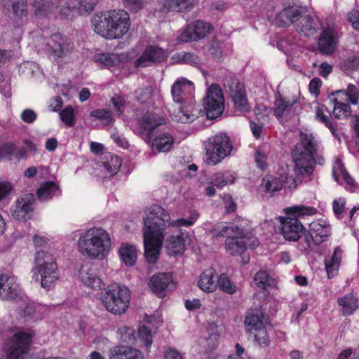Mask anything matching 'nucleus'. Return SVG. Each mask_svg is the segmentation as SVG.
<instances>
[{"instance_id":"nucleus-2","label":"nucleus","mask_w":359,"mask_h":359,"mask_svg":"<svg viewBox=\"0 0 359 359\" xmlns=\"http://www.w3.org/2000/svg\"><path fill=\"white\" fill-rule=\"evenodd\" d=\"M94 31L108 39L121 38L130 28L128 13L123 10H114L95 14L92 19Z\"/></svg>"},{"instance_id":"nucleus-34","label":"nucleus","mask_w":359,"mask_h":359,"mask_svg":"<svg viewBox=\"0 0 359 359\" xmlns=\"http://www.w3.org/2000/svg\"><path fill=\"white\" fill-rule=\"evenodd\" d=\"M218 279L219 277L216 273L212 271H205L201 275L198 285L203 291L212 292L217 287Z\"/></svg>"},{"instance_id":"nucleus-26","label":"nucleus","mask_w":359,"mask_h":359,"mask_svg":"<svg viewBox=\"0 0 359 359\" xmlns=\"http://www.w3.org/2000/svg\"><path fill=\"white\" fill-rule=\"evenodd\" d=\"M266 313L262 309L255 308L250 309L245 318V325L248 332H252L264 327V320Z\"/></svg>"},{"instance_id":"nucleus-18","label":"nucleus","mask_w":359,"mask_h":359,"mask_svg":"<svg viewBox=\"0 0 359 359\" xmlns=\"http://www.w3.org/2000/svg\"><path fill=\"white\" fill-rule=\"evenodd\" d=\"M97 266L93 264L83 265L79 272L80 280L87 287L93 290L104 288V283L97 273Z\"/></svg>"},{"instance_id":"nucleus-5","label":"nucleus","mask_w":359,"mask_h":359,"mask_svg":"<svg viewBox=\"0 0 359 359\" xmlns=\"http://www.w3.org/2000/svg\"><path fill=\"white\" fill-rule=\"evenodd\" d=\"M109 234L102 228H92L83 233L78 242L79 251L84 256L103 259L111 246Z\"/></svg>"},{"instance_id":"nucleus-25","label":"nucleus","mask_w":359,"mask_h":359,"mask_svg":"<svg viewBox=\"0 0 359 359\" xmlns=\"http://www.w3.org/2000/svg\"><path fill=\"white\" fill-rule=\"evenodd\" d=\"M4 7L12 13L15 26H20L27 15V4L26 0H6Z\"/></svg>"},{"instance_id":"nucleus-15","label":"nucleus","mask_w":359,"mask_h":359,"mask_svg":"<svg viewBox=\"0 0 359 359\" xmlns=\"http://www.w3.org/2000/svg\"><path fill=\"white\" fill-rule=\"evenodd\" d=\"M339 34L334 25H327L320 33L318 40L319 51L323 55H331L337 49Z\"/></svg>"},{"instance_id":"nucleus-46","label":"nucleus","mask_w":359,"mask_h":359,"mask_svg":"<svg viewBox=\"0 0 359 359\" xmlns=\"http://www.w3.org/2000/svg\"><path fill=\"white\" fill-rule=\"evenodd\" d=\"M334 107L333 114L336 118H346L351 116V109L349 104L338 102L337 99H334Z\"/></svg>"},{"instance_id":"nucleus-54","label":"nucleus","mask_w":359,"mask_h":359,"mask_svg":"<svg viewBox=\"0 0 359 359\" xmlns=\"http://www.w3.org/2000/svg\"><path fill=\"white\" fill-rule=\"evenodd\" d=\"M255 339L262 347H266L269 344V338L265 326L255 331Z\"/></svg>"},{"instance_id":"nucleus-42","label":"nucleus","mask_w":359,"mask_h":359,"mask_svg":"<svg viewBox=\"0 0 359 359\" xmlns=\"http://www.w3.org/2000/svg\"><path fill=\"white\" fill-rule=\"evenodd\" d=\"M31 1L36 15H46L54 8V4L51 0H31Z\"/></svg>"},{"instance_id":"nucleus-19","label":"nucleus","mask_w":359,"mask_h":359,"mask_svg":"<svg viewBox=\"0 0 359 359\" xmlns=\"http://www.w3.org/2000/svg\"><path fill=\"white\" fill-rule=\"evenodd\" d=\"M20 294L17 278L9 274L0 275V299L4 300L17 299Z\"/></svg>"},{"instance_id":"nucleus-30","label":"nucleus","mask_w":359,"mask_h":359,"mask_svg":"<svg viewBox=\"0 0 359 359\" xmlns=\"http://www.w3.org/2000/svg\"><path fill=\"white\" fill-rule=\"evenodd\" d=\"M297 102V100H293L292 101L285 100L283 96L279 94L274 102V115L278 118L290 116L292 107Z\"/></svg>"},{"instance_id":"nucleus-16","label":"nucleus","mask_w":359,"mask_h":359,"mask_svg":"<svg viewBox=\"0 0 359 359\" xmlns=\"http://www.w3.org/2000/svg\"><path fill=\"white\" fill-rule=\"evenodd\" d=\"M35 201V196L33 194L20 196L11 208L13 217L19 221L29 219L34 209Z\"/></svg>"},{"instance_id":"nucleus-10","label":"nucleus","mask_w":359,"mask_h":359,"mask_svg":"<svg viewBox=\"0 0 359 359\" xmlns=\"http://www.w3.org/2000/svg\"><path fill=\"white\" fill-rule=\"evenodd\" d=\"M130 292L125 286L109 288L101 295V302L110 313L119 315L124 313L129 305Z\"/></svg>"},{"instance_id":"nucleus-39","label":"nucleus","mask_w":359,"mask_h":359,"mask_svg":"<svg viewBox=\"0 0 359 359\" xmlns=\"http://www.w3.org/2000/svg\"><path fill=\"white\" fill-rule=\"evenodd\" d=\"M119 255L124 262L128 266H133L136 262L137 250L129 244H123L119 249Z\"/></svg>"},{"instance_id":"nucleus-13","label":"nucleus","mask_w":359,"mask_h":359,"mask_svg":"<svg viewBox=\"0 0 359 359\" xmlns=\"http://www.w3.org/2000/svg\"><path fill=\"white\" fill-rule=\"evenodd\" d=\"M224 88L231 98L235 107L241 111H248L249 106L245 89L241 83L233 77L224 79Z\"/></svg>"},{"instance_id":"nucleus-17","label":"nucleus","mask_w":359,"mask_h":359,"mask_svg":"<svg viewBox=\"0 0 359 359\" xmlns=\"http://www.w3.org/2000/svg\"><path fill=\"white\" fill-rule=\"evenodd\" d=\"M212 28L210 23L197 20L187 27L180 36L179 39L182 42L199 40L206 36L212 31Z\"/></svg>"},{"instance_id":"nucleus-40","label":"nucleus","mask_w":359,"mask_h":359,"mask_svg":"<svg viewBox=\"0 0 359 359\" xmlns=\"http://www.w3.org/2000/svg\"><path fill=\"white\" fill-rule=\"evenodd\" d=\"M283 187L281 181L273 176H265L262 181L260 189L266 194H273L280 190Z\"/></svg>"},{"instance_id":"nucleus-57","label":"nucleus","mask_w":359,"mask_h":359,"mask_svg":"<svg viewBox=\"0 0 359 359\" xmlns=\"http://www.w3.org/2000/svg\"><path fill=\"white\" fill-rule=\"evenodd\" d=\"M184 64L198 67L201 65V59L193 53L184 52Z\"/></svg>"},{"instance_id":"nucleus-59","label":"nucleus","mask_w":359,"mask_h":359,"mask_svg":"<svg viewBox=\"0 0 359 359\" xmlns=\"http://www.w3.org/2000/svg\"><path fill=\"white\" fill-rule=\"evenodd\" d=\"M20 118L25 123H32L36 121L37 114L34 110L26 109L22 111Z\"/></svg>"},{"instance_id":"nucleus-47","label":"nucleus","mask_w":359,"mask_h":359,"mask_svg":"<svg viewBox=\"0 0 359 359\" xmlns=\"http://www.w3.org/2000/svg\"><path fill=\"white\" fill-rule=\"evenodd\" d=\"M337 165L340 174L342 175L344 180L346 184V189L351 191H354L357 187V184L346 170L342 161L339 158L337 159Z\"/></svg>"},{"instance_id":"nucleus-27","label":"nucleus","mask_w":359,"mask_h":359,"mask_svg":"<svg viewBox=\"0 0 359 359\" xmlns=\"http://www.w3.org/2000/svg\"><path fill=\"white\" fill-rule=\"evenodd\" d=\"M302 15L300 9L297 6H288L277 15L276 23L279 27H287L292 24L296 25Z\"/></svg>"},{"instance_id":"nucleus-53","label":"nucleus","mask_w":359,"mask_h":359,"mask_svg":"<svg viewBox=\"0 0 359 359\" xmlns=\"http://www.w3.org/2000/svg\"><path fill=\"white\" fill-rule=\"evenodd\" d=\"M138 337L146 347H149L153 342L151 330L146 326H140L138 330Z\"/></svg>"},{"instance_id":"nucleus-51","label":"nucleus","mask_w":359,"mask_h":359,"mask_svg":"<svg viewBox=\"0 0 359 359\" xmlns=\"http://www.w3.org/2000/svg\"><path fill=\"white\" fill-rule=\"evenodd\" d=\"M226 223H219L215 224L210 231V233L213 238L224 237L225 235L229 236V233H231V228Z\"/></svg>"},{"instance_id":"nucleus-55","label":"nucleus","mask_w":359,"mask_h":359,"mask_svg":"<svg viewBox=\"0 0 359 359\" xmlns=\"http://www.w3.org/2000/svg\"><path fill=\"white\" fill-rule=\"evenodd\" d=\"M90 116L95 117L97 119L104 121L108 125L111 124L113 121L111 112L107 109H95L90 112Z\"/></svg>"},{"instance_id":"nucleus-49","label":"nucleus","mask_w":359,"mask_h":359,"mask_svg":"<svg viewBox=\"0 0 359 359\" xmlns=\"http://www.w3.org/2000/svg\"><path fill=\"white\" fill-rule=\"evenodd\" d=\"M337 94L342 93L344 95L347 100L354 105H356L358 102L359 91L358 88L353 84H349L346 90H341L336 91Z\"/></svg>"},{"instance_id":"nucleus-23","label":"nucleus","mask_w":359,"mask_h":359,"mask_svg":"<svg viewBox=\"0 0 359 359\" xmlns=\"http://www.w3.org/2000/svg\"><path fill=\"white\" fill-rule=\"evenodd\" d=\"M149 285L154 293L160 297L165 296L167 292L175 287L172 276L164 273L154 274L150 279Z\"/></svg>"},{"instance_id":"nucleus-28","label":"nucleus","mask_w":359,"mask_h":359,"mask_svg":"<svg viewBox=\"0 0 359 359\" xmlns=\"http://www.w3.org/2000/svg\"><path fill=\"white\" fill-rule=\"evenodd\" d=\"M41 276V286L47 291L55 287L60 278L58 266L35 270Z\"/></svg>"},{"instance_id":"nucleus-36","label":"nucleus","mask_w":359,"mask_h":359,"mask_svg":"<svg viewBox=\"0 0 359 359\" xmlns=\"http://www.w3.org/2000/svg\"><path fill=\"white\" fill-rule=\"evenodd\" d=\"M297 31L304 36H309L316 32V23L308 15H302L295 25Z\"/></svg>"},{"instance_id":"nucleus-50","label":"nucleus","mask_w":359,"mask_h":359,"mask_svg":"<svg viewBox=\"0 0 359 359\" xmlns=\"http://www.w3.org/2000/svg\"><path fill=\"white\" fill-rule=\"evenodd\" d=\"M62 121L68 127H73L75 125L74 111L72 106L66 107L60 112Z\"/></svg>"},{"instance_id":"nucleus-56","label":"nucleus","mask_w":359,"mask_h":359,"mask_svg":"<svg viewBox=\"0 0 359 359\" xmlns=\"http://www.w3.org/2000/svg\"><path fill=\"white\" fill-rule=\"evenodd\" d=\"M125 7L133 13H137L143 8V0H122Z\"/></svg>"},{"instance_id":"nucleus-48","label":"nucleus","mask_w":359,"mask_h":359,"mask_svg":"<svg viewBox=\"0 0 359 359\" xmlns=\"http://www.w3.org/2000/svg\"><path fill=\"white\" fill-rule=\"evenodd\" d=\"M217 286H219V289L225 292L228 294H233L236 292L237 291V287L235 284L232 283L228 276L222 273L219 279H218V284Z\"/></svg>"},{"instance_id":"nucleus-1","label":"nucleus","mask_w":359,"mask_h":359,"mask_svg":"<svg viewBox=\"0 0 359 359\" xmlns=\"http://www.w3.org/2000/svg\"><path fill=\"white\" fill-rule=\"evenodd\" d=\"M198 217L199 214L196 211H192L187 219H178L171 223L170 215L162 207L158 205H151L146 217L144 218L142 228L144 254L147 260L151 264L157 262L167 227L170 226H189L195 223Z\"/></svg>"},{"instance_id":"nucleus-20","label":"nucleus","mask_w":359,"mask_h":359,"mask_svg":"<svg viewBox=\"0 0 359 359\" xmlns=\"http://www.w3.org/2000/svg\"><path fill=\"white\" fill-rule=\"evenodd\" d=\"M48 45L52 53L58 57H65L74 50L73 43L60 33L52 34Z\"/></svg>"},{"instance_id":"nucleus-58","label":"nucleus","mask_w":359,"mask_h":359,"mask_svg":"<svg viewBox=\"0 0 359 359\" xmlns=\"http://www.w3.org/2000/svg\"><path fill=\"white\" fill-rule=\"evenodd\" d=\"M13 144H4L0 147V159L10 158L15 152Z\"/></svg>"},{"instance_id":"nucleus-7","label":"nucleus","mask_w":359,"mask_h":359,"mask_svg":"<svg viewBox=\"0 0 359 359\" xmlns=\"http://www.w3.org/2000/svg\"><path fill=\"white\" fill-rule=\"evenodd\" d=\"M231 231L225 242L226 251L233 256H241L243 263L248 264L250 257L245 255V252L248 247L254 249L258 246L257 238L252 236L249 229L237 225H233Z\"/></svg>"},{"instance_id":"nucleus-32","label":"nucleus","mask_w":359,"mask_h":359,"mask_svg":"<svg viewBox=\"0 0 359 359\" xmlns=\"http://www.w3.org/2000/svg\"><path fill=\"white\" fill-rule=\"evenodd\" d=\"M337 304L341 307L343 316H347L353 313L358 309V300L353 294L348 293L338 298Z\"/></svg>"},{"instance_id":"nucleus-14","label":"nucleus","mask_w":359,"mask_h":359,"mask_svg":"<svg viewBox=\"0 0 359 359\" xmlns=\"http://www.w3.org/2000/svg\"><path fill=\"white\" fill-rule=\"evenodd\" d=\"M99 0H58L57 9L60 15L68 18L70 13L74 10L79 14L85 15L92 12Z\"/></svg>"},{"instance_id":"nucleus-63","label":"nucleus","mask_w":359,"mask_h":359,"mask_svg":"<svg viewBox=\"0 0 359 359\" xmlns=\"http://www.w3.org/2000/svg\"><path fill=\"white\" fill-rule=\"evenodd\" d=\"M210 53L215 57L216 60H219L222 54L221 45L219 42H213L209 48Z\"/></svg>"},{"instance_id":"nucleus-31","label":"nucleus","mask_w":359,"mask_h":359,"mask_svg":"<svg viewBox=\"0 0 359 359\" xmlns=\"http://www.w3.org/2000/svg\"><path fill=\"white\" fill-rule=\"evenodd\" d=\"M142 353L131 347L117 346L110 351V359H142Z\"/></svg>"},{"instance_id":"nucleus-6","label":"nucleus","mask_w":359,"mask_h":359,"mask_svg":"<svg viewBox=\"0 0 359 359\" xmlns=\"http://www.w3.org/2000/svg\"><path fill=\"white\" fill-rule=\"evenodd\" d=\"M289 215L280 220V231L283 237L290 241H298L303 233L304 227L302 219L306 216H311L316 213L313 207L303 205H294L287 209Z\"/></svg>"},{"instance_id":"nucleus-64","label":"nucleus","mask_w":359,"mask_h":359,"mask_svg":"<svg viewBox=\"0 0 359 359\" xmlns=\"http://www.w3.org/2000/svg\"><path fill=\"white\" fill-rule=\"evenodd\" d=\"M348 20L351 23L353 27L359 31V11H352L348 15Z\"/></svg>"},{"instance_id":"nucleus-8","label":"nucleus","mask_w":359,"mask_h":359,"mask_svg":"<svg viewBox=\"0 0 359 359\" xmlns=\"http://www.w3.org/2000/svg\"><path fill=\"white\" fill-rule=\"evenodd\" d=\"M205 148L206 163L215 165L231 154L233 146L229 136L224 133H218L208 138Z\"/></svg>"},{"instance_id":"nucleus-35","label":"nucleus","mask_w":359,"mask_h":359,"mask_svg":"<svg viewBox=\"0 0 359 359\" xmlns=\"http://www.w3.org/2000/svg\"><path fill=\"white\" fill-rule=\"evenodd\" d=\"M165 249L170 256L182 254L185 249L184 240L182 236H170L165 241Z\"/></svg>"},{"instance_id":"nucleus-41","label":"nucleus","mask_w":359,"mask_h":359,"mask_svg":"<svg viewBox=\"0 0 359 359\" xmlns=\"http://www.w3.org/2000/svg\"><path fill=\"white\" fill-rule=\"evenodd\" d=\"M121 165V159L115 156H111L108 161L103 162L102 164V171L104 173V177H111L118 172Z\"/></svg>"},{"instance_id":"nucleus-3","label":"nucleus","mask_w":359,"mask_h":359,"mask_svg":"<svg viewBox=\"0 0 359 359\" xmlns=\"http://www.w3.org/2000/svg\"><path fill=\"white\" fill-rule=\"evenodd\" d=\"M300 142L292 149L294 163V171L296 175H310L314 170L318 145L312 134H299Z\"/></svg>"},{"instance_id":"nucleus-4","label":"nucleus","mask_w":359,"mask_h":359,"mask_svg":"<svg viewBox=\"0 0 359 359\" xmlns=\"http://www.w3.org/2000/svg\"><path fill=\"white\" fill-rule=\"evenodd\" d=\"M163 123V119L152 113L144 114L139 121L138 134L144 138L147 143L151 144L154 151L158 152L170 151L174 144L172 136L167 133L159 134L152 140L154 130Z\"/></svg>"},{"instance_id":"nucleus-38","label":"nucleus","mask_w":359,"mask_h":359,"mask_svg":"<svg viewBox=\"0 0 359 359\" xmlns=\"http://www.w3.org/2000/svg\"><path fill=\"white\" fill-rule=\"evenodd\" d=\"M194 0H166L160 8L162 13L170 11L180 12L192 6Z\"/></svg>"},{"instance_id":"nucleus-24","label":"nucleus","mask_w":359,"mask_h":359,"mask_svg":"<svg viewBox=\"0 0 359 359\" xmlns=\"http://www.w3.org/2000/svg\"><path fill=\"white\" fill-rule=\"evenodd\" d=\"M195 102L193 100L190 102L180 104L177 111L171 114L173 121L182 123L193 122L200 114V111L194 107Z\"/></svg>"},{"instance_id":"nucleus-29","label":"nucleus","mask_w":359,"mask_h":359,"mask_svg":"<svg viewBox=\"0 0 359 359\" xmlns=\"http://www.w3.org/2000/svg\"><path fill=\"white\" fill-rule=\"evenodd\" d=\"M57 266L56 258L46 249L36 250L34 257V267L32 271L41 268H50Z\"/></svg>"},{"instance_id":"nucleus-45","label":"nucleus","mask_w":359,"mask_h":359,"mask_svg":"<svg viewBox=\"0 0 359 359\" xmlns=\"http://www.w3.org/2000/svg\"><path fill=\"white\" fill-rule=\"evenodd\" d=\"M95 60L106 67H110L118 65L120 62L119 57L116 54L98 53L95 55Z\"/></svg>"},{"instance_id":"nucleus-61","label":"nucleus","mask_w":359,"mask_h":359,"mask_svg":"<svg viewBox=\"0 0 359 359\" xmlns=\"http://www.w3.org/2000/svg\"><path fill=\"white\" fill-rule=\"evenodd\" d=\"M151 95V89L146 88L136 91L137 99L139 102L144 103Z\"/></svg>"},{"instance_id":"nucleus-44","label":"nucleus","mask_w":359,"mask_h":359,"mask_svg":"<svg viewBox=\"0 0 359 359\" xmlns=\"http://www.w3.org/2000/svg\"><path fill=\"white\" fill-rule=\"evenodd\" d=\"M325 109H326V107L324 105L319 106L316 108V118L327 127L335 137L339 138L337 130L334 127L333 123L330 121L328 116L324 114Z\"/></svg>"},{"instance_id":"nucleus-11","label":"nucleus","mask_w":359,"mask_h":359,"mask_svg":"<svg viewBox=\"0 0 359 359\" xmlns=\"http://www.w3.org/2000/svg\"><path fill=\"white\" fill-rule=\"evenodd\" d=\"M309 226L303 241L298 244L299 250L305 253H309L313 245H318L327 241L330 236V226L325 221H314Z\"/></svg>"},{"instance_id":"nucleus-37","label":"nucleus","mask_w":359,"mask_h":359,"mask_svg":"<svg viewBox=\"0 0 359 359\" xmlns=\"http://www.w3.org/2000/svg\"><path fill=\"white\" fill-rule=\"evenodd\" d=\"M58 192H60L59 186L53 182L48 181L41 185L36 195L38 198L43 202L51 199Z\"/></svg>"},{"instance_id":"nucleus-43","label":"nucleus","mask_w":359,"mask_h":359,"mask_svg":"<svg viewBox=\"0 0 359 359\" xmlns=\"http://www.w3.org/2000/svg\"><path fill=\"white\" fill-rule=\"evenodd\" d=\"M235 181V177L230 172L223 173H215L211 178V184L218 188L223 187L227 184H233Z\"/></svg>"},{"instance_id":"nucleus-22","label":"nucleus","mask_w":359,"mask_h":359,"mask_svg":"<svg viewBox=\"0 0 359 359\" xmlns=\"http://www.w3.org/2000/svg\"><path fill=\"white\" fill-rule=\"evenodd\" d=\"M193 90L194 85L190 81L186 79L176 81L172 85L171 90L173 100L180 104L190 102V100H192Z\"/></svg>"},{"instance_id":"nucleus-12","label":"nucleus","mask_w":359,"mask_h":359,"mask_svg":"<svg viewBox=\"0 0 359 359\" xmlns=\"http://www.w3.org/2000/svg\"><path fill=\"white\" fill-rule=\"evenodd\" d=\"M204 109L208 119L219 117L224 109V100L222 89L218 85H211L204 100Z\"/></svg>"},{"instance_id":"nucleus-60","label":"nucleus","mask_w":359,"mask_h":359,"mask_svg":"<svg viewBox=\"0 0 359 359\" xmlns=\"http://www.w3.org/2000/svg\"><path fill=\"white\" fill-rule=\"evenodd\" d=\"M111 101L117 112V115L120 116L122 114L121 108L125 104V100L121 96L116 95L111 97Z\"/></svg>"},{"instance_id":"nucleus-21","label":"nucleus","mask_w":359,"mask_h":359,"mask_svg":"<svg viewBox=\"0 0 359 359\" xmlns=\"http://www.w3.org/2000/svg\"><path fill=\"white\" fill-rule=\"evenodd\" d=\"M167 57L165 51L156 46H147L135 62L136 67H145L163 61Z\"/></svg>"},{"instance_id":"nucleus-52","label":"nucleus","mask_w":359,"mask_h":359,"mask_svg":"<svg viewBox=\"0 0 359 359\" xmlns=\"http://www.w3.org/2000/svg\"><path fill=\"white\" fill-rule=\"evenodd\" d=\"M255 283L258 287L265 290L270 285L269 276L265 271H258L254 278Z\"/></svg>"},{"instance_id":"nucleus-33","label":"nucleus","mask_w":359,"mask_h":359,"mask_svg":"<svg viewBox=\"0 0 359 359\" xmlns=\"http://www.w3.org/2000/svg\"><path fill=\"white\" fill-rule=\"evenodd\" d=\"M342 252L341 248L337 247L333 255L330 257L325 258V264L328 278H333L337 275L341 263Z\"/></svg>"},{"instance_id":"nucleus-62","label":"nucleus","mask_w":359,"mask_h":359,"mask_svg":"<svg viewBox=\"0 0 359 359\" xmlns=\"http://www.w3.org/2000/svg\"><path fill=\"white\" fill-rule=\"evenodd\" d=\"M255 160L258 168L264 169L266 167V156L261 150L255 152Z\"/></svg>"},{"instance_id":"nucleus-9","label":"nucleus","mask_w":359,"mask_h":359,"mask_svg":"<svg viewBox=\"0 0 359 359\" xmlns=\"http://www.w3.org/2000/svg\"><path fill=\"white\" fill-rule=\"evenodd\" d=\"M33 333L17 332L4 343L1 359H25L33 339Z\"/></svg>"}]
</instances>
